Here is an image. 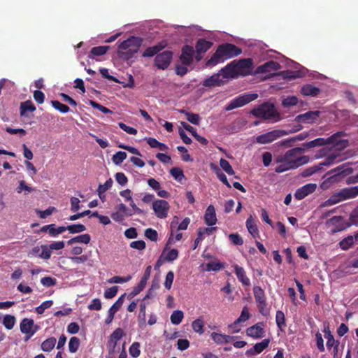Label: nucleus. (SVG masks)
I'll return each mask as SVG.
<instances>
[{
  "label": "nucleus",
  "instance_id": "obj_1",
  "mask_svg": "<svg viewBox=\"0 0 358 358\" xmlns=\"http://www.w3.org/2000/svg\"><path fill=\"white\" fill-rule=\"evenodd\" d=\"M344 135V132L338 131L331 136L324 138H317L311 141L306 142L302 144L303 149H310L315 147H320L324 145H332L334 148L338 150H343L348 145V141L347 140L340 139Z\"/></svg>",
  "mask_w": 358,
  "mask_h": 358
},
{
  "label": "nucleus",
  "instance_id": "obj_2",
  "mask_svg": "<svg viewBox=\"0 0 358 358\" xmlns=\"http://www.w3.org/2000/svg\"><path fill=\"white\" fill-rule=\"evenodd\" d=\"M304 149L301 148H294L287 150L284 155L279 156L276 162L287 161L289 164L294 165V168L306 164L308 162L309 158L307 156H301Z\"/></svg>",
  "mask_w": 358,
  "mask_h": 358
},
{
  "label": "nucleus",
  "instance_id": "obj_3",
  "mask_svg": "<svg viewBox=\"0 0 358 358\" xmlns=\"http://www.w3.org/2000/svg\"><path fill=\"white\" fill-rule=\"evenodd\" d=\"M250 114L257 118L263 120H271L278 118L280 116L278 111L276 110L273 103L266 101L257 106L251 110Z\"/></svg>",
  "mask_w": 358,
  "mask_h": 358
},
{
  "label": "nucleus",
  "instance_id": "obj_4",
  "mask_svg": "<svg viewBox=\"0 0 358 358\" xmlns=\"http://www.w3.org/2000/svg\"><path fill=\"white\" fill-rule=\"evenodd\" d=\"M358 196V186L345 187L332 194L323 203V206H331L341 201L355 198Z\"/></svg>",
  "mask_w": 358,
  "mask_h": 358
},
{
  "label": "nucleus",
  "instance_id": "obj_5",
  "mask_svg": "<svg viewBox=\"0 0 358 358\" xmlns=\"http://www.w3.org/2000/svg\"><path fill=\"white\" fill-rule=\"evenodd\" d=\"M352 172L353 169L352 167L348 164H343L327 173V175L329 176L327 180L329 182H340Z\"/></svg>",
  "mask_w": 358,
  "mask_h": 358
},
{
  "label": "nucleus",
  "instance_id": "obj_6",
  "mask_svg": "<svg viewBox=\"0 0 358 358\" xmlns=\"http://www.w3.org/2000/svg\"><path fill=\"white\" fill-rule=\"evenodd\" d=\"M258 94L256 93L252 94H243L239 95L232 99L225 107L227 111L240 108L245 106L250 102L257 99Z\"/></svg>",
  "mask_w": 358,
  "mask_h": 358
},
{
  "label": "nucleus",
  "instance_id": "obj_7",
  "mask_svg": "<svg viewBox=\"0 0 358 358\" xmlns=\"http://www.w3.org/2000/svg\"><path fill=\"white\" fill-rule=\"evenodd\" d=\"M253 294L259 312L264 316L268 314L266 296L264 290L259 286H254Z\"/></svg>",
  "mask_w": 358,
  "mask_h": 358
},
{
  "label": "nucleus",
  "instance_id": "obj_8",
  "mask_svg": "<svg viewBox=\"0 0 358 358\" xmlns=\"http://www.w3.org/2000/svg\"><path fill=\"white\" fill-rule=\"evenodd\" d=\"M224 60L236 57L242 53V50L232 43H223L217 48Z\"/></svg>",
  "mask_w": 358,
  "mask_h": 358
},
{
  "label": "nucleus",
  "instance_id": "obj_9",
  "mask_svg": "<svg viewBox=\"0 0 358 358\" xmlns=\"http://www.w3.org/2000/svg\"><path fill=\"white\" fill-rule=\"evenodd\" d=\"M173 58V52L171 50H165L161 53H158L155 59V65L162 70L166 69Z\"/></svg>",
  "mask_w": 358,
  "mask_h": 358
},
{
  "label": "nucleus",
  "instance_id": "obj_10",
  "mask_svg": "<svg viewBox=\"0 0 358 358\" xmlns=\"http://www.w3.org/2000/svg\"><path fill=\"white\" fill-rule=\"evenodd\" d=\"M124 335V331L121 328H117L110 335L107 343V349L110 355H114L115 353L117 342L123 337Z\"/></svg>",
  "mask_w": 358,
  "mask_h": 358
},
{
  "label": "nucleus",
  "instance_id": "obj_11",
  "mask_svg": "<svg viewBox=\"0 0 358 358\" xmlns=\"http://www.w3.org/2000/svg\"><path fill=\"white\" fill-rule=\"evenodd\" d=\"M338 157H339V155L336 154H331L329 155L322 162L320 163L318 166H314L304 170L302 176L304 177L312 176L319 170L322 169L323 166H328L333 164Z\"/></svg>",
  "mask_w": 358,
  "mask_h": 358
},
{
  "label": "nucleus",
  "instance_id": "obj_12",
  "mask_svg": "<svg viewBox=\"0 0 358 358\" xmlns=\"http://www.w3.org/2000/svg\"><path fill=\"white\" fill-rule=\"evenodd\" d=\"M152 208L158 218L164 219L168 215L170 206L166 201L159 199L153 201Z\"/></svg>",
  "mask_w": 358,
  "mask_h": 358
},
{
  "label": "nucleus",
  "instance_id": "obj_13",
  "mask_svg": "<svg viewBox=\"0 0 358 358\" xmlns=\"http://www.w3.org/2000/svg\"><path fill=\"white\" fill-rule=\"evenodd\" d=\"M284 134L285 132L283 131L273 130L266 134L257 136L256 141L259 144H266L274 141L278 138L282 136Z\"/></svg>",
  "mask_w": 358,
  "mask_h": 358
},
{
  "label": "nucleus",
  "instance_id": "obj_14",
  "mask_svg": "<svg viewBox=\"0 0 358 358\" xmlns=\"http://www.w3.org/2000/svg\"><path fill=\"white\" fill-rule=\"evenodd\" d=\"M195 50L194 48L189 45H185L181 49L180 61L182 65L189 66L194 60Z\"/></svg>",
  "mask_w": 358,
  "mask_h": 358
},
{
  "label": "nucleus",
  "instance_id": "obj_15",
  "mask_svg": "<svg viewBox=\"0 0 358 358\" xmlns=\"http://www.w3.org/2000/svg\"><path fill=\"white\" fill-rule=\"evenodd\" d=\"M327 224L329 227H334L331 229L333 232L343 231L351 225V222L348 223L342 216H334L327 220Z\"/></svg>",
  "mask_w": 358,
  "mask_h": 358
},
{
  "label": "nucleus",
  "instance_id": "obj_16",
  "mask_svg": "<svg viewBox=\"0 0 358 358\" xmlns=\"http://www.w3.org/2000/svg\"><path fill=\"white\" fill-rule=\"evenodd\" d=\"M141 38L131 36L127 40L123 41L118 45V50H129L131 48L139 49L142 44Z\"/></svg>",
  "mask_w": 358,
  "mask_h": 358
},
{
  "label": "nucleus",
  "instance_id": "obj_17",
  "mask_svg": "<svg viewBox=\"0 0 358 358\" xmlns=\"http://www.w3.org/2000/svg\"><path fill=\"white\" fill-rule=\"evenodd\" d=\"M317 188L315 183H308L296 189L294 193V197L297 200H301L308 195L313 193Z\"/></svg>",
  "mask_w": 358,
  "mask_h": 358
},
{
  "label": "nucleus",
  "instance_id": "obj_18",
  "mask_svg": "<svg viewBox=\"0 0 358 358\" xmlns=\"http://www.w3.org/2000/svg\"><path fill=\"white\" fill-rule=\"evenodd\" d=\"M320 112L318 110L308 111L307 113L300 114L295 117V121L306 124H312L315 122L319 117Z\"/></svg>",
  "mask_w": 358,
  "mask_h": 358
},
{
  "label": "nucleus",
  "instance_id": "obj_19",
  "mask_svg": "<svg viewBox=\"0 0 358 358\" xmlns=\"http://www.w3.org/2000/svg\"><path fill=\"white\" fill-rule=\"evenodd\" d=\"M125 296H126V293L122 294L117 299V300L112 305V306L109 308L108 317L105 320V323L106 324H109L110 323L112 322V321L114 318L115 314L121 308V306L124 301Z\"/></svg>",
  "mask_w": 358,
  "mask_h": 358
},
{
  "label": "nucleus",
  "instance_id": "obj_20",
  "mask_svg": "<svg viewBox=\"0 0 358 358\" xmlns=\"http://www.w3.org/2000/svg\"><path fill=\"white\" fill-rule=\"evenodd\" d=\"M264 323L258 322L246 329V335L255 339L261 338L264 336Z\"/></svg>",
  "mask_w": 358,
  "mask_h": 358
},
{
  "label": "nucleus",
  "instance_id": "obj_21",
  "mask_svg": "<svg viewBox=\"0 0 358 358\" xmlns=\"http://www.w3.org/2000/svg\"><path fill=\"white\" fill-rule=\"evenodd\" d=\"M280 67L281 66L279 63L271 60L264 63L262 65L257 66L255 70V73L259 74L271 73L272 71H275L280 69Z\"/></svg>",
  "mask_w": 358,
  "mask_h": 358
},
{
  "label": "nucleus",
  "instance_id": "obj_22",
  "mask_svg": "<svg viewBox=\"0 0 358 358\" xmlns=\"http://www.w3.org/2000/svg\"><path fill=\"white\" fill-rule=\"evenodd\" d=\"M34 327V320L28 318H24L20 324L21 332L25 334H30V336H33L37 330V327H36L35 329H33Z\"/></svg>",
  "mask_w": 358,
  "mask_h": 358
},
{
  "label": "nucleus",
  "instance_id": "obj_23",
  "mask_svg": "<svg viewBox=\"0 0 358 358\" xmlns=\"http://www.w3.org/2000/svg\"><path fill=\"white\" fill-rule=\"evenodd\" d=\"M166 45V41H162L154 46L147 48L146 50L143 52L142 56L143 57H151L157 55L158 52L165 48Z\"/></svg>",
  "mask_w": 358,
  "mask_h": 358
},
{
  "label": "nucleus",
  "instance_id": "obj_24",
  "mask_svg": "<svg viewBox=\"0 0 358 358\" xmlns=\"http://www.w3.org/2000/svg\"><path fill=\"white\" fill-rule=\"evenodd\" d=\"M234 271L238 280L244 286H250L251 285L250 278L247 276L245 269L238 264L234 265Z\"/></svg>",
  "mask_w": 358,
  "mask_h": 358
},
{
  "label": "nucleus",
  "instance_id": "obj_25",
  "mask_svg": "<svg viewBox=\"0 0 358 358\" xmlns=\"http://www.w3.org/2000/svg\"><path fill=\"white\" fill-rule=\"evenodd\" d=\"M269 343V339H264L262 341L256 343L252 348L248 349L245 355L248 357H251L255 353L259 354L268 346Z\"/></svg>",
  "mask_w": 358,
  "mask_h": 358
},
{
  "label": "nucleus",
  "instance_id": "obj_26",
  "mask_svg": "<svg viewBox=\"0 0 358 358\" xmlns=\"http://www.w3.org/2000/svg\"><path fill=\"white\" fill-rule=\"evenodd\" d=\"M219 73H221V77L223 80L234 78L238 73L235 65V61L228 64L225 67L222 68Z\"/></svg>",
  "mask_w": 358,
  "mask_h": 358
},
{
  "label": "nucleus",
  "instance_id": "obj_27",
  "mask_svg": "<svg viewBox=\"0 0 358 358\" xmlns=\"http://www.w3.org/2000/svg\"><path fill=\"white\" fill-rule=\"evenodd\" d=\"M221 76L222 75L220 73H215L210 78L205 79L203 82V85L207 87L220 86L224 82Z\"/></svg>",
  "mask_w": 358,
  "mask_h": 358
},
{
  "label": "nucleus",
  "instance_id": "obj_28",
  "mask_svg": "<svg viewBox=\"0 0 358 358\" xmlns=\"http://www.w3.org/2000/svg\"><path fill=\"white\" fill-rule=\"evenodd\" d=\"M204 220L207 225L213 226L216 224L217 220L215 214V209L213 205H210L206 210Z\"/></svg>",
  "mask_w": 358,
  "mask_h": 358
},
{
  "label": "nucleus",
  "instance_id": "obj_29",
  "mask_svg": "<svg viewBox=\"0 0 358 358\" xmlns=\"http://www.w3.org/2000/svg\"><path fill=\"white\" fill-rule=\"evenodd\" d=\"M36 110V106L30 100L20 103V114L21 117H29L28 113H34Z\"/></svg>",
  "mask_w": 358,
  "mask_h": 358
},
{
  "label": "nucleus",
  "instance_id": "obj_30",
  "mask_svg": "<svg viewBox=\"0 0 358 358\" xmlns=\"http://www.w3.org/2000/svg\"><path fill=\"white\" fill-rule=\"evenodd\" d=\"M237 71L243 70L246 73H250L253 65V60L251 58L241 59L235 64Z\"/></svg>",
  "mask_w": 358,
  "mask_h": 358
},
{
  "label": "nucleus",
  "instance_id": "obj_31",
  "mask_svg": "<svg viewBox=\"0 0 358 358\" xmlns=\"http://www.w3.org/2000/svg\"><path fill=\"white\" fill-rule=\"evenodd\" d=\"M212 340L217 344L228 343L234 340L235 336L213 332L210 334Z\"/></svg>",
  "mask_w": 358,
  "mask_h": 358
},
{
  "label": "nucleus",
  "instance_id": "obj_32",
  "mask_svg": "<svg viewBox=\"0 0 358 358\" xmlns=\"http://www.w3.org/2000/svg\"><path fill=\"white\" fill-rule=\"evenodd\" d=\"M212 45V42L206 41L204 38H200L196 43L194 50L198 53H205L211 48Z\"/></svg>",
  "mask_w": 358,
  "mask_h": 358
},
{
  "label": "nucleus",
  "instance_id": "obj_33",
  "mask_svg": "<svg viewBox=\"0 0 358 358\" xmlns=\"http://www.w3.org/2000/svg\"><path fill=\"white\" fill-rule=\"evenodd\" d=\"M320 88L310 84L303 85L301 89V93L303 96H317L320 93Z\"/></svg>",
  "mask_w": 358,
  "mask_h": 358
},
{
  "label": "nucleus",
  "instance_id": "obj_34",
  "mask_svg": "<svg viewBox=\"0 0 358 358\" xmlns=\"http://www.w3.org/2000/svg\"><path fill=\"white\" fill-rule=\"evenodd\" d=\"M216 229H217V227H210V228H201V227H200L198 229L197 237L194 240L193 250H195L197 248L199 243L203 239V236L204 234L210 235Z\"/></svg>",
  "mask_w": 358,
  "mask_h": 358
},
{
  "label": "nucleus",
  "instance_id": "obj_35",
  "mask_svg": "<svg viewBox=\"0 0 358 358\" xmlns=\"http://www.w3.org/2000/svg\"><path fill=\"white\" fill-rule=\"evenodd\" d=\"M109 46L105 45L94 47L91 49L88 57L93 59L96 56H102L107 52Z\"/></svg>",
  "mask_w": 358,
  "mask_h": 358
},
{
  "label": "nucleus",
  "instance_id": "obj_36",
  "mask_svg": "<svg viewBox=\"0 0 358 358\" xmlns=\"http://www.w3.org/2000/svg\"><path fill=\"white\" fill-rule=\"evenodd\" d=\"M354 238H358V234H357L355 237L352 236H348V237L343 239L340 243V247L341 249L346 250L351 248L354 244Z\"/></svg>",
  "mask_w": 358,
  "mask_h": 358
},
{
  "label": "nucleus",
  "instance_id": "obj_37",
  "mask_svg": "<svg viewBox=\"0 0 358 358\" xmlns=\"http://www.w3.org/2000/svg\"><path fill=\"white\" fill-rule=\"evenodd\" d=\"M224 59L221 57L218 50L217 49L215 52L212 57L206 62V65L208 67H212L217 65L221 62H224Z\"/></svg>",
  "mask_w": 358,
  "mask_h": 358
},
{
  "label": "nucleus",
  "instance_id": "obj_38",
  "mask_svg": "<svg viewBox=\"0 0 358 358\" xmlns=\"http://www.w3.org/2000/svg\"><path fill=\"white\" fill-rule=\"evenodd\" d=\"M246 227L249 233L253 237H256L259 234L257 226L255 222L252 219L251 216L246 220Z\"/></svg>",
  "mask_w": 358,
  "mask_h": 358
},
{
  "label": "nucleus",
  "instance_id": "obj_39",
  "mask_svg": "<svg viewBox=\"0 0 358 358\" xmlns=\"http://www.w3.org/2000/svg\"><path fill=\"white\" fill-rule=\"evenodd\" d=\"M56 338L55 337H50L45 340L41 344V349L44 352H50L55 346Z\"/></svg>",
  "mask_w": 358,
  "mask_h": 358
},
{
  "label": "nucleus",
  "instance_id": "obj_40",
  "mask_svg": "<svg viewBox=\"0 0 358 358\" xmlns=\"http://www.w3.org/2000/svg\"><path fill=\"white\" fill-rule=\"evenodd\" d=\"M170 173L176 181L180 183H182V180L185 179L183 171L180 168H172L170 170Z\"/></svg>",
  "mask_w": 358,
  "mask_h": 358
},
{
  "label": "nucleus",
  "instance_id": "obj_41",
  "mask_svg": "<svg viewBox=\"0 0 358 358\" xmlns=\"http://www.w3.org/2000/svg\"><path fill=\"white\" fill-rule=\"evenodd\" d=\"M275 322L278 329L281 331H283L284 328L286 327V323L285 316L282 311L278 310L276 312Z\"/></svg>",
  "mask_w": 358,
  "mask_h": 358
},
{
  "label": "nucleus",
  "instance_id": "obj_42",
  "mask_svg": "<svg viewBox=\"0 0 358 358\" xmlns=\"http://www.w3.org/2000/svg\"><path fill=\"white\" fill-rule=\"evenodd\" d=\"M183 317V312L180 310H176L172 313L170 319L173 324L178 325L182 322Z\"/></svg>",
  "mask_w": 358,
  "mask_h": 358
},
{
  "label": "nucleus",
  "instance_id": "obj_43",
  "mask_svg": "<svg viewBox=\"0 0 358 358\" xmlns=\"http://www.w3.org/2000/svg\"><path fill=\"white\" fill-rule=\"evenodd\" d=\"M139 49L131 48L129 50L120 51L118 50V56L123 60H129L131 59Z\"/></svg>",
  "mask_w": 358,
  "mask_h": 358
},
{
  "label": "nucleus",
  "instance_id": "obj_44",
  "mask_svg": "<svg viewBox=\"0 0 358 358\" xmlns=\"http://www.w3.org/2000/svg\"><path fill=\"white\" fill-rule=\"evenodd\" d=\"M203 327L204 322L201 318H198L194 320L192 323V327L194 331L199 333L200 334L204 332Z\"/></svg>",
  "mask_w": 358,
  "mask_h": 358
},
{
  "label": "nucleus",
  "instance_id": "obj_45",
  "mask_svg": "<svg viewBox=\"0 0 358 358\" xmlns=\"http://www.w3.org/2000/svg\"><path fill=\"white\" fill-rule=\"evenodd\" d=\"M80 342V339L76 336L71 337L69 342V350L71 353H75L78 351Z\"/></svg>",
  "mask_w": 358,
  "mask_h": 358
},
{
  "label": "nucleus",
  "instance_id": "obj_46",
  "mask_svg": "<svg viewBox=\"0 0 358 358\" xmlns=\"http://www.w3.org/2000/svg\"><path fill=\"white\" fill-rule=\"evenodd\" d=\"M278 163H280L279 166H276L275 169V171L276 173H282L290 169H295L294 165L289 164L287 161L277 162Z\"/></svg>",
  "mask_w": 358,
  "mask_h": 358
},
{
  "label": "nucleus",
  "instance_id": "obj_47",
  "mask_svg": "<svg viewBox=\"0 0 358 358\" xmlns=\"http://www.w3.org/2000/svg\"><path fill=\"white\" fill-rule=\"evenodd\" d=\"M15 324V317L10 315H6L4 316L3 320V324L4 327L10 330L13 328L14 325Z\"/></svg>",
  "mask_w": 358,
  "mask_h": 358
},
{
  "label": "nucleus",
  "instance_id": "obj_48",
  "mask_svg": "<svg viewBox=\"0 0 358 358\" xmlns=\"http://www.w3.org/2000/svg\"><path fill=\"white\" fill-rule=\"evenodd\" d=\"M85 230V226L82 224H75L67 226V231H69L71 234L81 233Z\"/></svg>",
  "mask_w": 358,
  "mask_h": 358
},
{
  "label": "nucleus",
  "instance_id": "obj_49",
  "mask_svg": "<svg viewBox=\"0 0 358 358\" xmlns=\"http://www.w3.org/2000/svg\"><path fill=\"white\" fill-rule=\"evenodd\" d=\"M181 113L185 114L187 120L192 124L195 125L199 124L200 117L198 114L192 113L190 112H186L185 110H182Z\"/></svg>",
  "mask_w": 358,
  "mask_h": 358
},
{
  "label": "nucleus",
  "instance_id": "obj_50",
  "mask_svg": "<svg viewBox=\"0 0 358 358\" xmlns=\"http://www.w3.org/2000/svg\"><path fill=\"white\" fill-rule=\"evenodd\" d=\"M51 105L62 113H66L70 110L68 106L63 104L57 100L51 101Z\"/></svg>",
  "mask_w": 358,
  "mask_h": 358
},
{
  "label": "nucleus",
  "instance_id": "obj_51",
  "mask_svg": "<svg viewBox=\"0 0 358 358\" xmlns=\"http://www.w3.org/2000/svg\"><path fill=\"white\" fill-rule=\"evenodd\" d=\"M220 165L221 168L228 174V175H234L235 173L232 166L229 164V162L225 159L222 158L220 161Z\"/></svg>",
  "mask_w": 358,
  "mask_h": 358
},
{
  "label": "nucleus",
  "instance_id": "obj_52",
  "mask_svg": "<svg viewBox=\"0 0 358 358\" xmlns=\"http://www.w3.org/2000/svg\"><path fill=\"white\" fill-rule=\"evenodd\" d=\"M127 155L125 152L118 151L113 156V162L116 165H120L127 158Z\"/></svg>",
  "mask_w": 358,
  "mask_h": 358
},
{
  "label": "nucleus",
  "instance_id": "obj_53",
  "mask_svg": "<svg viewBox=\"0 0 358 358\" xmlns=\"http://www.w3.org/2000/svg\"><path fill=\"white\" fill-rule=\"evenodd\" d=\"M129 352L130 355L134 358H137L141 354L140 343L138 342H134L129 347Z\"/></svg>",
  "mask_w": 358,
  "mask_h": 358
},
{
  "label": "nucleus",
  "instance_id": "obj_54",
  "mask_svg": "<svg viewBox=\"0 0 358 358\" xmlns=\"http://www.w3.org/2000/svg\"><path fill=\"white\" fill-rule=\"evenodd\" d=\"M250 317V314L249 313V310L247 306L243 307L241 314L239 317L234 322V324H238L241 322H244L248 320Z\"/></svg>",
  "mask_w": 358,
  "mask_h": 358
},
{
  "label": "nucleus",
  "instance_id": "obj_55",
  "mask_svg": "<svg viewBox=\"0 0 358 358\" xmlns=\"http://www.w3.org/2000/svg\"><path fill=\"white\" fill-rule=\"evenodd\" d=\"M89 103L94 108L97 109L105 114H108V113H113L112 110H110L109 108L102 106L101 104L96 102L95 101L90 100Z\"/></svg>",
  "mask_w": 358,
  "mask_h": 358
},
{
  "label": "nucleus",
  "instance_id": "obj_56",
  "mask_svg": "<svg viewBox=\"0 0 358 358\" xmlns=\"http://www.w3.org/2000/svg\"><path fill=\"white\" fill-rule=\"evenodd\" d=\"M53 304V301L52 300H48L44 302H43L40 306L36 308V312L41 315L44 313L45 310L50 308Z\"/></svg>",
  "mask_w": 358,
  "mask_h": 358
},
{
  "label": "nucleus",
  "instance_id": "obj_57",
  "mask_svg": "<svg viewBox=\"0 0 358 358\" xmlns=\"http://www.w3.org/2000/svg\"><path fill=\"white\" fill-rule=\"evenodd\" d=\"M113 185V180L111 178H109L108 180H107L104 184L103 185H99V187H98V192H99V196L100 197V199H102L101 198V194L104 193L105 192H106L109 188L111 187Z\"/></svg>",
  "mask_w": 358,
  "mask_h": 358
},
{
  "label": "nucleus",
  "instance_id": "obj_58",
  "mask_svg": "<svg viewBox=\"0 0 358 358\" xmlns=\"http://www.w3.org/2000/svg\"><path fill=\"white\" fill-rule=\"evenodd\" d=\"M229 238L234 245H242L243 244V240L238 233L230 234L229 235Z\"/></svg>",
  "mask_w": 358,
  "mask_h": 358
},
{
  "label": "nucleus",
  "instance_id": "obj_59",
  "mask_svg": "<svg viewBox=\"0 0 358 358\" xmlns=\"http://www.w3.org/2000/svg\"><path fill=\"white\" fill-rule=\"evenodd\" d=\"M42 252L38 255L42 259H49L51 257V249H50V246L47 245H42L41 246Z\"/></svg>",
  "mask_w": 358,
  "mask_h": 358
},
{
  "label": "nucleus",
  "instance_id": "obj_60",
  "mask_svg": "<svg viewBox=\"0 0 358 358\" xmlns=\"http://www.w3.org/2000/svg\"><path fill=\"white\" fill-rule=\"evenodd\" d=\"M145 236L152 241H157L158 239V233L156 230L148 228L145 231Z\"/></svg>",
  "mask_w": 358,
  "mask_h": 358
},
{
  "label": "nucleus",
  "instance_id": "obj_61",
  "mask_svg": "<svg viewBox=\"0 0 358 358\" xmlns=\"http://www.w3.org/2000/svg\"><path fill=\"white\" fill-rule=\"evenodd\" d=\"M298 103V99L296 96H288L286 99H284L282 102V105L284 107H290L296 105Z\"/></svg>",
  "mask_w": 358,
  "mask_h": 358
},
{
  "label": "nucleus",
  "instance_id": "obj_62",
  "mask_svg": "<svg viewBox=\"0 0 358 358\" xmlns=\"http://www.w3.org/2000/svg\"><path fill=\"white\" fill-rule=\"evenodd\" d=\"M41 283L47 287L54 286L57 283V280L50 276L43 277L41 279Z\"/></svg>",
  "mask_w": 358,
  "mask_h": 358
},
{
  "label": "nucleus",
  "instance_id": "obj_63",
  "mask_svg": "<svg viewBox=\"0 0 358 358\" xmlns=\"http://www.w3.org/2000/svg\"><path fill=\"white\" fill-rule=\"evenodd\" d=\"M215 173L217 178L222 182H223L227 187L231 188V185L229 182L226 175L220 169L217 168Z\"/></svg>",
  "mask_w": 358,
  "mask_h": 358
},
{
  "label": "nucleus",
  "instance_id": "obj_64",
  "mask_svg": "<svg viewBox=\"0 0 358 358\" xmlns=\"http://www.w3.org/2000/svg\"><path fill=\"white\" fill-rule=\"evenodd\" d=\"M118 287L113 286L110 288H108L104 292V297L106 299H112L115 297L117 293Z\"/></svg>",
  "mask_w": 358,
  "mask_h": 358
}]
</instances>
